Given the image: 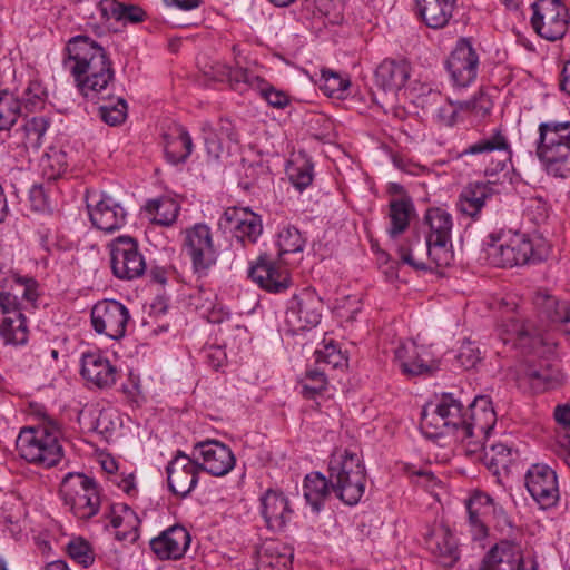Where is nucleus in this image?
I'll list each match as a JSON object with an SVG mask.
<instances>
[{"label":"nucleus","mask_w":570,"mask_h":570,"mask_svg":"<svg viewBox=\"0 0 570 570\" xmlns=\"http://www.w3.org/2000/svg\"><path fill=\"white\" fill-rule=\"evenodd\" d=\"M481 155L490 164L484 169L487 181L468 184L459 196V206L462 214H479L485 203L495 194L494 186L500 173L504 171L511 163L512 150L508 137L501 128H495L488 136L468 146L461 156Z\"/></svg>","instance_id":"obj_1"},{"label":"nucleus","mask_w":570,"mask_h":570,"mask_svg":"<svg viewBox=\"0 0 570 570\" xmlns=\"http://www.w3.org/2000/svg\"><path fill=\"white\" fill-rule=\"evenodd\" d=\"M65 66L73 76L81 94L90 100L106 99L102 91L112 81L115 72L105 49L90 37L79 35L66 47Z\"/></svg>","instance_id":"obj_2"},{"label":"nucleus","mask_w":570,"mask_h":570,"mask_svg":"<svg viewBox=\"0 0 570 570\" xmlns=\"http://www.w3.org/2000/svg\"><path fill=\"white\" fill-rule=\"evenodd\" d=\"M484 245L489 261L498 267L535 264L542 262L549 252L542 237L504 228L490 233Z\"/></svg>","instance_id":"obj_3"},{"label":"nucleus","mask_w":570,"mask_h":570,"mask_svg":"<svg viewBox=\"0 0 570 570\" xmlns=\"http://www.w3.org/2000/svg\"><path fill=\"white\" fill-rule=\"evenodd\" d=\"M535 155L548 175L570 177V121L540 122Z\"/></svg>","instance_id":"obj_4"},{"label":"nucleus","mask_w":570,"mask_h":570,"mask_svg":"<svg viewBox=\"0 0 570 570\" xmlns=\"http://www.w3.org/2000/svg\"><path fill=\"white\" fill-rule=\"evenodd\" d=\"M60 436L58 424L48 421L38 426L23 428L17 438L16 446L19 455L27 462L51 468L63 456Z\"/></svg>","instance_id":"obj_5"},{"label":"nucleus","mask_w":570,"mask_h":570,"mask_svg":"<svg viewBox=\"0 0 570 570\" xmlns=\"http://www.w3.org/2000/svg\"><path fill=\"white\" fill-rule=\"evenodd\" d=\"M466 420L463 403L451 393L442 394L436 403L423 407L421 430L428 438L453 434L462 441V428Z\"/></svg>","instance_id":"obj_6"},{"label":"nucleus","mask_w":570,"mask_h":570,"mask_svg":"<svg viewBox=\"0 0 570 570\" xmlns=\"http://www.w3.org/2000/svg\"><path fill=\"white\" fill-rule=\"evenodd\" d=\"M60 494L65 504L79 519H89L99 511L98 485L92 478L82 473H68L61 482Z\"/></svg>","instance_id":"obj_7"},{"label":"nucleus","mask_w":570,"mask_h":570,"mask_svg":"<svg viewBox=\"0 0 570 570\" xmlns=\"http://www.w3.org/2000/svg\"><path fill=\"white\" fill-rule=\"evenodd\" d=\"M184 233L183 253L189 258L194 274L198 278L208 276L218 258L209 226L198 223Z\"/></svg>","instance_id":"obj_8"},{"label":"nucleus","mask_w":570,"mask_h":570,"mask_svg":"<svg viewBox=\"0 0 570 570\" xmlns=\"http://www.w3.org/2000/svg\"><path fill=\"white\" fill-rule=\"evenodd\" d=\"M531 24L542 38L556 41L561 39L569 24L568 9L559 0H539L532 4Z\"/></svg>","instance_id":"obj_9"},{"label":"nucleus","mask_w":570,"mask_h":570,"mask_svg":"<svg viewBox=\"0 0 570 570\" xmlns=\"http://www.w3.org/2000/svg\"><path fill=\"white\" fill-rule=\"evenodd\" d=\"M322 298L312 289L294 295L287 305L285 322L293 334L315 327L322 317Z\"/></svg>","instance_id":"obj_10"},{"label":"nucleus","mask_w":570,"mask_h":570,"mask_svg":"<svg viewBox=\"0 0 570 570\" xmlns=\"http://www.w3.org/2000/svg\"><path fill=\"white\" fill-rule=\"evenodd\" d=\"M469 522L475 539L484 538L488 525L495 521L499 525L508 524L504 509L485 492L475 491L466 501Z\"/></svg>","instance_id":"obj_11"},{"label":"nucleus","mask_w":570,"mask_h":570,"mask_svg":"<svg viewBox=\"0 0 570 570\" xmlns=\"http://www.w3.org/2000/svg\"><path fill=\"white\" fill-rule=\"evenodd\" d=\"M110 265L112 274L125 281L138 278L146 271V263L139 253L138 243L126 236H120L112 243Z\"/></svg>","instance_id":"obj_12"},{"label":"nucleus","mask_w":570,"mask_h":570,"mask_svg":"<svg viewBox=\"0 0 570 570\" xmlns=\"http://www.w3.org/2000/svg\"><path fill=\"white\" fill-rule=\"evenodd\" d=\"M129 318L128 308L115 299L100 301L91 309L94 330L112 340H120L125 336Z\"/></svg>","instance_id":"obj_13"},{"label":"nucleus","mask_w":570,"mask_h":570,"mask_svg":"<svg viewBox=\"0 0 570 570\" xmlns=\"http://www.w3.org/2000/svg\"><path fill=\"white\" fill-rule=\"evenodd\" d=\"M430 232L426 236L428 257L436 266H448L453 261L451 232L452 216H425Z\"/></svg>","instance_id":"obj_14"},{"label":"nucleus","mask_w":570,"mask_h":570,"mask_svg":"<svg viewBox=\"0 0 570 570\" xmlns=\"http://www.w3.org/2000/svg\"><path fill=\"white\" fill-rule=\"evenodd\" d=\"M525 487L538 505L546 510L559 501V487L556 472L546 464H533L527 472Z\"/></svg>","instance_id":"obj_15"},{"label":"nucleus","mask_w":570,"mask_h":570,"mask_svg":"<svg viewBox=\"0 0 570 570\" xmlns=\"http://www.w3.org/2000/svg\"><path fill=\"white\" fill-rule=\"evenodd\" d=\"M199 463L183 451L178 450L166 466L167 482L169 490L186 498L197 485Z\"/></svg>","instance_id":"obj_16"},{"label":"nucleus","mask_w":570,"mask_h":570,"mask_svg":"<svg viewBox=\"0 0 570 570\" xmlns=\"http://www.w3.org/2000/svg\"><path fill=\"white\" fill-rule=\"evenodd\" d=\"M193 456L199 463L200 471L214 476H224L235 466V455L224 443L216 440L199 442L194 446Z\"/></svg>","instance_id":"obj_17"},{"label":"nucleus","mask_w":570,"mask_h":570,"mask_svg":"<svg viewBox=\"0 0 570 570\" xmlns=\"http://www.w3.org/2000/svg\"><path fill=\"white\" fill-rule=\"evenodd\" d=\"M248 276L261 288L269 293H282L289 287V273L278 265L269 255H259L248 269Z\"/></svg>","instance_id":"obj_18"},{"label":"nucleus","mask_w":570,"mask_h":570,"mask_svg":"<svg viewBox=\"0 0 570 570\" xmlns=\"http://www.w3.org/2000/svg\"><path fill=\"white\" fill-rule=\"evenodd\" d=\"M479 57L471 43L462 39L446 60V68L455 86H469L478 75Z\"/></svg>","instance_id":"obj_19"},{"label":"nucleus","mask_w":570,"mask_h":570,"mask_svg":"<svg viewBox=\"0 0 570 570\" xmlns=\"http://www.w3.org/2000/svg\"><path fill=\"white\" fill-rule=\"evenodd\" d=\"M497 423L492 401L487 395L476 396L466 410V420L462 428V441L478 435H488Z\"/></svg>","instance_id":"obj_20"},{"label":"nucleus","mask_w":570,"mask_h":570,"mask_svg":"<svg viewBox=\"0 0 570 570\" xmlns=\"http://www.w3.org/2000/svg\"><path fill=\"white\" fill-rule=\"evenodd\" d=\"M190 534L183 525H173L150 540V549L161 560H178L190 546Z\"/></svg>","instance_id":"obj_21"},{"label":"nucleus","mask_w":570,"mask_h":570,"mask_svg":"<svg viewBox=\"0 0 570 570\" xmlns=\"http://www.w3.org/2000/svg\"><path fill=\"white\" fill-rule=\"evenodd\" d=\"M425 546L444 568L453 567L460 559L458 541L449 527L440 524L425 534Z\"/></svg>","instance_id":"obj_22"},{"label":"nucleus","mask_w":570,"mask_h":570,"mask_svg":"<svg viewBox=\"0 0 570 570\" xmlns=\"http://www.w3.org/2000/svg\"><path fill=\"white\" fill-rule=\"evenodd\" d=\"M521 548L511 541H500L484 556L479 570H523Z\"/></svg>","instance_id":"obj_23"},{"label":"nucleus","mask_w":570,"mask_h":570,"mask_svg":"<svg viewBox=\"0 0 570 570\" xmlns=\"http://www.w3.org/2000/svg\"><path fill=\"white\" fill-rule=\"evenodd\" d=\"M81 375L99 389L111 387L117 380V368L100 353H85L81 358Z\"/></svg>","instance_id":"obj_24"},{"label":"nucleus","mask_w":570,"mask_h":570,"mask_svg":"<svg viewBox=\"0 0 570 570\" xmlns=\"http://www.w3.org/2000/svg\"><path fill=\"white\" fill-rule=\"evenodd\" d=\"M534 304L539 316L547 321V327L552 325L570 335V302L560 301L546 293H538Z\"/></svg>","instance_id":"obj_25"},{"label":"nucleus","mask_w":570,"mask_h":570,"mask_svg":"<svg viewBox=\"0 0 570 570\" xmlns=\"http://www.w3.org/2000/svg\"><path fill=\"white\" fill-rule=\"evenodd\" d=\"M262 515L271 530L279 531L291 519L287 498L278 491L267 490L261 499Z\"/></svg>","instance_id":"obj_26"},{"label":"nucleus","mask_w":570,"mask_h":570,"mask_svg":"<svg viewBox=\"0 0 570 570\" xmlns=\"http://www.w3.org/2000/svg\"><path fill=\"white\" fill-rule=\"evenodd\" d=\"M420 17L433 29L443 28L450 21L455 0H415Z\"/></svg>","instance_id":"obj_27"},{"label":"nucleus","mask_w":570,"mask_h":570,"mask_svg":"<svg viewBox=\"0 0 570 570\" xmlns=\"http://www.w3.org/2000/svg\"><path fill=\"white\" fill-rule=\"evenodd\" d=\"M409 67L404 62L384 60L375 71L376 85L384 91L396 92L409 79Z\"/></svg>","instance_id":"obj_28"},{"label":"nucleus","mask_w":570,"mask_h":570,"mask_svg":"<svg viewBox=\"0 0 570 570\" xmlns=\"http://www.w3.org/2000/svg\"><path fill=\"white\" fill-rule=\"evenodd\" d=\"M217 75L226 79L229 86L236 91H245L247 89L256 90L263 79L254 70L244 68L236 61L235 66L218 65Z\"/></svg>","instance_id":"obj_29"},{"label":"nucleus","mask_w":570,"mask_h":570,"mask_svg":"<svg viewBox=\"0 0 570 570\" xmlns=\"http://www.w3.org/2000/svg\"><path fill=\"white\" fill-rule=\"evenodd\" d=\"M165 156L173 165L185 163L193 153V140L183 126H176L174 132L164 135Z\"/></svg>","instance_id":"obj_30"},{"label":"nucleus","mask_w":570,"mask_h":570,"mask_svg":"<svg viewBox=\"0 0 570 570\" xmlns=\"http://www.w3.org/2000/svg\"><path fill=\"white\" fill-rule=\"evenodd\" d=\"M357 474L365 472V466L357 454L348 450L335 451L328 462L330 482H341L351 476L352 472Z\"/></svg>","instance_id":"obj_31"},{"label":"nucleus","mask_w":570,"mask_h":570,"mask_svg":"<svg viewBox=\"0 0 570 570\" xmlns=\"http://www.w3.org/2000/svg\"><path fill=\"white\" fill-rule=\"evenodd\" d=\"M394 360L399 363L402 373L409 377L432 372V367L420 358L414 343H401L394 351Z\"/></svg>","instance_id":"obj_32"},{"label":"nucleus","mask_w":570,"mask_h":570,"mask_svg":"<svg viewBox=\"0 0 570 570\" xmlns=\"http://www.w3.org/2000/svg\"><path fill=\"white\" fill-rule=\"evenodd\" d=\"M396 252L401 258V262L413 267L417 271H425L429 268L424 262L426 254V242L421 243L420 235L416 230L411 233V236H406L403 243L397 244Z\"/></svg>","instance_id":"obj_33"},{"label":"nucleus","mask_w":570,"mask_h":570,"mask_svg":"<svg viewBox=\"0 0 570 570\" xmlns=\"http://www.w3.org/2000/svg\"><path fill=\"white\" fill-rule=\"evenodd\" d=\"M330 483L332 491L341 501L347 505H355L365 492L366 472L360 474L352 472L348 479Z\"/></svg>","instance_id":"obj_34"},{"label":"nucleus","mask_w":570,"mask_h":570,"mask_svg":"<svg viewBox=\"0 0 570 570\" xmlns=\"http://www.w3.org/2000/svg\"><path fill=\"white\" fill-rule=\"evenodd\" d=\"M304 497L314 511H320L324 501L330 495L332 488L330 478L326 479L320 472L307 474L304 480Z\"/></svg>","instance_id":"obj_35"},{"label":"nucleus","mask_w":570,"mask_h":570,"mask_svg":"<svg viewBox=\"0 0 570 570\" xmlns=\"http://www.w3.org/2000/svg\"><path fill=\"white\" fill-rule=\"evenodd\" d=\"M257 558L262 567L287 568L292 564L293 554L282 543L271 540L257 550Z\"/></svg>","instance_id":"obj_36"},{"label":"nucleus","mask_w":570,"mask_h":570,"mask_svg":"<svg viewBox=\"0 0 570 570\" xmlns=\"http://www.w3.org/2000/svg\"><path fill=\"white\" fill-rule=\"evenodd\" d=\"M38 284L32 277L13 276L9 291L4 294L9 297H14V304L18 306L29 305L35 308L38 299L37 292Z\"/></svg>","instance_id":"obj_37"},{"label":"nucleus","mask_w":570,"mask_h":570,"mask_svg":"<svg viewBox=\"0 0 570 570\" xmlns=\"http://www.w3.org/2000/svg\"><path fill=\"white\" fill-rule=\"evenodd\" d=\"M525 376L537 390L554 389L563 381L560 370L551 364L529 366Z\"/></svg>","instance_id":"obj_38"},{"label":"nucleus","mask_w":570,"mask_h":570,"mask_svg":"<svg viewBox=\"0 0 570 570\" xmlns=\"http://www.w3.org/2000/svg\"><path fill=\"white\" fill-rule=\"evenodd\" d=\"M39 166L46 179L56 180L67 171V153L61 148L50 147L41 157Z\"/></svg>","instance_id":"obj_39"},{"label":"nucleus","mask_w":570,"mask_h":570,"mask_svg":"<svg viewBox=\"0 0 570 570\" xmlns=\"http://www.w3.org/2000/svg\"><path fill=\"white\" fill-rule=\"evenodd\" d=\"M21 114V101L13 92L0 89V130H9Z\"/></svg>","instance_id":"obj_40"},{"label":"nucleus","mask_w":570,"mask_h":570,"mask_svg":"<svg viewBox=\"0 0 570 570\" xmlns=\"http://www.w3.org/2000/svg\"><path fill=\"white\" fill-rule=\"evenodd\" d=\"M543 330L535 328L530 322H521L514 316L507 317L499 325V333L504 343L509 342L511 337L523 338L527 336H540Z\"/></svg>","instance_id":"obj_41"},{"label":"nucleus","mask_w":570,"mask_h":570,"mask_svg":"<svg viewBox=\"0 0 570 570\" xmlns=\"http://www.w3.org/2000/svg\"><path fill=\"white\" fill-rule=\"evenodd\" d=\"M277 246L281 262L287 263L285 256L302 252L305 247V238L296 227L288 226L278 233Z\"/></svg>","instance_id":"obj_42"},{"label":"nucleus","mask_w":570,"mask_h":570,"mask_svg":"<svg viewBox=\"0 0 570 570\" xmlns=\"http://www.w3.org/2000/svg\"><path fill=\"white\" fill-rule=\"evenodd\" d=\"M228 222L234 223V236L237 240L245 244L255 243L263 232L261 216H250L249 219L235 220V216H228Z\"/></svg>","instance_id":"obj_43"},{"label":"nucleus","mask_w":570,"mask_h":570,"mask_svg":"<svg viewBox=\"0 0 570 570\" xmlns=\"http://www.w3.org/2000/svg\"><path fill=\"white\" fill-rule=\"evenodd\" d=\"M320 89L328 97L344 98L351 82L338 72L322 70Z\"/></svg>","instance_id":"obj_44"},{"label":"nucleus","mask_w":570,"mask_h":570,"mask_svg":"<svg viewBox=\"0 0 570 570\" xmlns=\"http://www.w3.org/2000/svg\"><path fill=\"white\" fill-rule=\"evenodd\" d=\"M493 107V104L488 95L480 91L469 100H460L459 109L464 115H471L476 119L488 116Z\"/></svg>","instance_id":"obj_45"},{"label":"nucleus","mask_w":570,"mask_h":570,"mask_svg":"<svg viewBox=\"0 0 570 570\" xmlns=\"http://www.w3.org/2000/svg\"><path fill=\"white\" fill-rule=\"evenodd\" d=\"M86 203L89 214H91V210H96L100 214L106 212L117 214L118 209H122L120 204L112 197L96 190L86 194Z\"/></svg>","instance_id":"obj_46"},{"label":"nucleus","mask_w":570,"mask_h":570,"mask_svg":"<svg viewBox=\"0 0 570 570\" xmlns=\"http://www.w3.org/2000/svg\"><path fill=\"white\" fill-rule=\"evenodd\" d=\"M46 98L47 91L41 82L33 80L24 89L20 101L27 110L35 111L43 106Z\"/></svg>","instance_id":"obj_47"},{"label":"nucleus","mask_w":570,"mask_h":570,"mask_svg":"<svg viewBox=\"0 0 570 570\" xmlns=\"http://www.w3.org/2000/svg\"><path fill=\"white\" fill-rule=\"evenodd\" d=\"M99 114L106 124L110 126L119 125L126 119L127 104L122 98H118L116 105L106 101L99 106Z\"/></svg>","instance_id":"obj_48"},{"label":"nucleus","mask_w":570,"mask_h":570,"mask_svg":"<svg viewBox=\"0 0 570 570\" xmlns=\"http://www.w3.org/2000/svg\"><path fill=\"white\" fill-rule=\"evenodd\" d=\"M67 552L71 559L88 568L94 563L95 556L88 541L82 538L71 540L67 546Z\"/></svg>","instance_id":"obj_49"},{"label":"nucleus","mask_w":570,"mask_h":570,"mask_svg":"<svg viewBox=\"0 0 570 570\" xmlns=\"http://www.w3.org/2000/svg\"><path fill=\"white\" fill-rule=\"evenodd\" d=\"M24 309H27V306L16 305L14 297L7 296L4 291L0 292V321L4 333H7V326L12 322L11 317L17 321V316L22 315Z\"/></svg>","instance_id":"obj_50"},{"label":"nucleus","mask_w":570,"mask_h":570,"mask_svg":"<svg viewBox=\"0 0 570 570\" xmlns=\"http://www.w3.org/2000/svg\"><path fill=\"white\" fill-rule=\"evenodd\" d=\"M327 381L325 374L321 370H312L306 373L305 382L302 384V394L306 399H314L315 395L323 392Z\"/></svg>","instance_id":"obj_51"},{"label":"nucleus","mask_w":570,"mask_h":570,"mask_svg":"<svg viewBox=\"0 0 570 570\" xmlns=\"http://www.w3.org/2000/svg\"><path fill=\"white\" fill-rule=\"evenodd\" d=\"M262 98L273 108L283 109L289 104V97L286 92L277 90L265 79L256 89Z\"/></svg>","instance_id":"obj_52"},{"label":"nucleus","mask_w":570,"mask_h":570,"mask_svg":"<svg viewBox=\"0 0 570 570\" xmlns=\"http://www.w3.org/2000/svg\"><path fill=\"white\" fill-rule=\"evenodd\" d=\"M410 218L411 216H390V224L386 227V232L396 248L399 243L404 242L401 237L405 234L411 236V233L414 230L410 226Z\"/></svg>","instance_id":"obj_53"},{"label":"nucleus","mask_w":570,"mask_h":570,"mask_svg":"<svg viewBox=\"0 0 570 570\" xmlns=\"http://www.w3.org/2000/svg\"><path fill=\"white\" fill-rule=\"evenodd\" d=\"M48 128L49 120L46 117H32L24 124V130L28 141L35 147L40 146L41 139L45 136Z\"/></svg>","instance_id":"obj_54"},{"label":"nucleus","mask_w":570,"mask_h":570,"mask_svg":"<svg viewBox=\"0 0 570 570\" xmlns=\"http://www.w3.org/2000/svg\"><path fill=\"white\" fill-rule=\"evenodd\" d=\"M456 360L465 370H471L481 361V353L475 343L464 341L461 344Z\"/></svg>","instance_id":"obj_55"},{"label":"nucleus","mask_w":570,"mask_h":570,"mask_svg":"<svg viewBox=\"0 0 570 570\" xmlns=\"http://www.w3.org/2000/svg\"><path fill=\"white\" fill-rule=\"evenodd\" d=\"M513 450L505 444L498 443L490 446V464L495 468L507 469L513 461Z\"/></svg>","instance_id":"obj_56"},{"label":"nucleus","mask_w":570,"mask_h":570,"mask_svg":"<svg viewBox=\"0 0 570 570\" xmlns=\"http://www.w3.org/2000/svg\"><path fill=\"white\" fill-rule=\"evenodd\" d=\"M289 180L296 189L304 190L313 181V166L305 161L302 166L293 167L289 173Z\"/></svg>","instance_id":"obj_57"},{"label":"nucleus","mask_w":570,"mask_h":570,"mask_svg":"<svg viewBox=\"0 0 570 570\" xmlns=\"http://www.w3.org/2000/svg\"><path fill=\"white\" fill-rule=\"evenodd\" d=\"M315 357L317 364H325L332 368H336L344 361L341 351L334 344H326L323 350H316Z\"/></svg>","instance_id":"obj_58"},{"label":"nucleus","mask_w":570,"mask_h":570,"mask_svg":"<svg viewBox=\"0 0 570 570\" xmlns=\"http://www.w3.org/2000/svg\"><path fill=\"white\" fill-rule=\"evenodd\" d=\"M459 101H453L449 99L448 105L442 106L438 110V119L441 124L445 126H453L460 120H462L463 112L459 109Z\"/></svg>","instance_id":"obj_59"},{"label":"nucleus","mask_w":570,"mask_h":570,"mask_svg":"<svg viewBox=\"0 0 570 570\" xmlns=\"http://www.w3.org/2000/svg\"><path fill=\"white\" fill-rule=\"evenodd\" d=\"M145 210L148 213H158L163 210V214H178L180 206L176 199L171 197H159L149 199L145 205Z\"/></svg>","instance_id":"obj_60"},{"label":"nucleus","mask_w":570,"mask_h":570,"mask_svg":"<svg viewBox=\"0 0 570 570\" xmlns=\"http://www.w3.org/2000/svg\"><path fill=\"white\" fill-rule=\"evenodd\" d=\"M125 216H89L91 224L106 233H114L124 224Z\"/></svg>","instance_id":"obj_61"},{"label":"nucleus","mask_w":570,"mask_h":570,"mask_svg":"<svg viewBox=\"0 0 570 570\" xmlns=\"http://www.w3.org/2000/svg\"><path fill=\"white\" fill-rule=\"evenodd\" d=\"M30 208L33 212L43 213L49 210V203L42 186L35 185L29 193Z\"/></svg>","instance_id":"obj_62"},{"label":"nucleus","mask_w":570,"mask_h":570,"mask_svg":"<svg viewBox=\"0 0 570 570\" xmlns=\"http://www.w3.org/2000/svg\"><path fill=\"white\" fill-rule=\"evenodd\" d=\"M391 214H412L414 205L410 196H402L400 198H392L390 200Z\"/></svg>","instance_id":"obj_63"},{"label":"nucleus","mask_w":570,"mask_h":570,"mask_svg":"<svg viewBox=\"0 0 570 570\" xmlns=\"http://www.w3.org/2000/svg\"><path fill=\"white\" fill-rule=\"evenodd\" d=\"M145 12L136 6H122L118 12V18L120 20L129 21V22H140L142 21Z\"/></svg>","instance_id":"obj_64"}]
</instances>
